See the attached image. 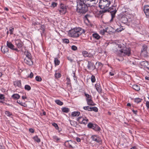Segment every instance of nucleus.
Returning a JSON list of instances; mask_svg holds the SVG:
<instances>
[{
	"instance_id": "f257e3e1",
	"label": "nucleus",
	"mask_w": 149,
	"mask_h": 149,
	"mask_svg": "<svg viewBox=\"0 0 149 149\" xmlns=\"http://www.w3.org/2000/svg\"><path fill=\"white\" fill-rule=\"evenodd\" d=\"M123 44H116L113 48V50L116 52H118V55L119 56L127 55L129 56L131 54V50L129 48L124 47Z\"/></svg>"
},
{
	"instance_id": "f03ea898",
	"label": "nucleus",
	"mask_w": 149,
	"mask_h": 149,
	"mask_svg": "<svg viewBox=\"0 0 149 149\" xmlns=\"http://www.w3.org/2000/svg\"><path fill=\"white\" fill-rule=\"evenodd\" d=\"M76 10L77 12L80 14H84L88 10V7L84 1L78 0L77 1Z\"/></svg>"
},
{
	"instance_id": "7ed1b4c3",
	"label": "nucleus",
	"mask_w": 149,
	"mask_h": 149,
	"mask_svg": "<svg viewBox=\"0 0 149 149\" xmlns=\"http://www.w3.org/2000/svg\"><path fill=\"white\" fill-rule=\"evenodd\" d=\"M85 31L81 28H76L72 29L69 31V35L73 37L77 38L83 33H84Z\"/></svg>"
},
{
	"instance_id": "20e7f679",
	"label": "nucleus",
	"mask_w": 149,
	"mask_h": 149,
	"mask_svg": "<svg viewBox=\"0 0 149 149\" xmlns=\"http://www.w3.org/2000/svg\"><path fill=\"white\" fill-rule=\"evenodd\" d=\"M111 4L109 0H99V7L102 10L99 11L101 14L107 12V9Z\"/></svg>"
},
{
	"instance_id": "39448f33",
	"label": "nucleus",
	"mask_w": 149,
	"mask_h": 149,
	"mask_svg": "<svg viewBox=\"0 0 149 149\" xmlns=\"http://www.w3.org/2000/svg\"><path fill=\"white\" fill-rule=\"evenodd\" d=\"M116 5L112 6L110 7H108L107 9V11L111 13V19L115 17V14L116 13L117 10L116 9Z\"/></svg>"
},
{
	"instance_id": "423d86ee",
	"label": "nucleus",
	"mask_w": 149,
	"mask_h": 149,
	"mask_svg": "<svg viewBox=\"0 0 149 149\" xmlns=\"http://www.w3.org/2000/svg\"><path fill=\"white\" fill-rule=\"evenodd\" d=\"M67 7L64 4H61L60 8L57 10L61 15L65 14L67 12Z\"/></svg>"
},
{
	"instance_id": "0eeeda50",
	"label": "nucleus",
	"mask_w": 149,
	"mask_h": 149,
	"mask_svg": "<svg viewBox=\"0 0 149 149\" xmlns=\"http://www.w3.org/2000/svg\"><path fill=\"white\" fill-rule=\"evenodd\" d=\"M88 128L92 129L96 131H99L100 128L97 125L93 124L91 123H89L87 125Z\"/></svg>"
},
{
	"instance_id": "6e6552de",
	"label": "nucleus",
	"mask_w": 149,
	"mask_h": 149,
	"mask_svg": "<svg viewBox=\"0 0 149 149\" xmlns=\"http://www.w3.org/2000/svg\"><path fill=\"white\" fill-rule=\"evenodd\" d=\"M77 120L81 124H86L88 121V120L85 117H79L77 118Z\"/></svg>"
},
{
	"instance_id": "1a4fd4ad",
	"label": "nucleus",
	"mask_w": 149,
	"mask_h": 149,
	"mask_svg": "<svg viewBox=\"0 0 149 149\" xmlns=\"http://www.w3.org/2000/svg\"><path fill=\"white\" fill-rule=\"evenodd\" d=\"M91 138L93 141H95L97 143H100L102 142L101 138L97 135H92L91 136Z\"/></svg>"
},
{
	"instance_id": "9d476101",
	"label": "nucleus",
	"mask_w": 149,
	"mask_h": 149,
	"mask_svg": "<svg viewBox=\"0 0 149 149\" xmlns=\"http://www.w3.org/2000/svg\"><path fill=\"white\" fill-rule=\"evenodd\" d=\"M119 19L122 23L124 24L126 23L128 21L127 15H120L119 16Z\"/></svg>"
},
{
	"instance_id": "9b49d317",
	"label": "nucleus",
	"mask_w": 149,
	"mask_h": 149,
	"mask_svg": "<svg viewBox=\"0 0 149 149\" xmlns=\"http://www.w3.org/2000/svg\"><path fill=\"white\" fill-rule=\"evenodd\" d=\"M24 63L29 65H33V62L31 58H25L24 59Z\"/></svg>"
},
{
	"instance_id": "f8f14e48",
	"label": "nucleus",
	"mask_w": 149,
	"mask_h": 149,
	"mask_svg": "<svg viewBox=\"0 0 149 149\" xmlns=\"http://www.w3.org/2000/svg\"><path fill=\"white\" fill-rule=\"evenodd\" d=\"M87 68L89 70H94L95 68L93 63L91 62L88 61L87 66Z\"/></svg>"
},
{
	"instance_id": "ddd939ff",
	"label": "nucleus",
	"mask_w": 149,
	"mask_h": 149,
	"mask_svg": "<svg viewBox=\"0 0 149 149\" xmlns=\"http://www.w3.org/2000/svg\"><path fill=\"white\" fill-rule=\"evenodd\" d=\"M15 45L19 48L22 47L23 45V42L17 39L15 41Z\"/></svg>"
},
{
	"instance_id": "4468645a",
	"label": "nucleus",
	"mask_w": 149,
	"mask_h": 149,
	"mask_svg": "<svg viewBox=\"0 0 149 149\" xmlns=\"http://www.w3.org/2000/svg\"><path fill=\"white\" fill-rule=\"evenodd\" d=\"M141 65L144 67L145 69L149 70V63L147 61H143L141 63Z\"/></svg>"
},
{
	"instance_id": "2eb2a0df",
	"label": "nucleus",
	"mask_w": 149,
	"mask_h": 149,
	"mask_svg": "<svg viewBox=\"0 0 149 149\" xmlns=\"http://www.w3.org/2000/svg\"><path fill=\"white\" fill-rule=\"evenodd\" d=\"M143 10L146 15L147 16L149 17V6H144Z\"/></svg>"
},
{
	"instance_id": "dca6fc26",
	"label": "nucleus",
	"mask_w": 149,
	"mask_h": 149,
	"mask_svg": "<svg viewBox=\"0 0 149 149\" xmlns=\"http://www.w3.org/2000/svg\"><path fill=\"white\" fill-rule=\"evenodd\" d=\"M95 87H96L97 91L100 93L102 91V89L101 88L100 85L99 84H96L95 85Z\"/></svg>"
},
{
	"instance_id": "f3484780",
	"label": "nucleus",
	"mask_w": 149,
	"mask_h": 149,
	"mask_svg": "<svg viewBox=\"0 0 149 149\" xmlns=\"http://www.w3.org/2000/svg\"><path fill=\"white\" fill-rule=\"evenodd\" d=\"M86 101L88 105L91 106H95V104H94L91 99H87Z\"/></svg>"
},
{
	"instance_id": "a211bd4d",
	"label": "nucleus",
	"mask_w": 149,
	"mask_h": 149,
	"mask_svg": "<svg viewBox=\"0 0 149 149\" xmlns=\"http://www.w3.org/2000/svg\"><path fill=\"white\" fill-rule=\"evenodd\" d=\"M24 54L26 56V57L25 58H31L32 57L31 53L27 51H25L24 52Z\"/></svg>"
},
{
	"instance_id": "6ab92c4d",
	"label": "nucleus",
	"mask_w": 149,
	"mask_h": 149,
	"mask_svg": "<svg viewBox=\"0 0 149 149\" xmlns=\"http://www.w3.org/2000/svg\"><path fill=\"white\" fill-rule=\"evenodd\" d=\"M7 46L9 48L12 49H14V45L10 42L8 41L7 42Z\"/></svg>"
},
{
	"instance_id": "aec40b11",
	"label": "nucleus",
	"mask_w": 149,
	"mask_h": 149,
	"mask_svg": "<svg viewBox=\"0 0 149 149\" xmlns=\"http://www.w3.org/2000/svg\"><path fill=\"white\" fill-rule=\"evenodd\" d=\"M11 97L14 100H17L20 98V96L18 94H14Z\"/></svg>"
},
{
	"instance_id": "412c9836",
	"label": "nucleus",
	"mask_w": 149,
	"mask_h": 149,
	"mask_svg": "<svg viewBox=\"0 0 149 149\" xmlns=\"http://www.w3.org/2000/svg\"><path fill=\"white\" fill-rule=\"evenodd\" d=\"M147 47L146 46H143V47L142 49L141 50V54H144L146 53V50Z\"/></svg>"
},
{
	"instance_id": "4be33fe9",
	"label": "nucleus",
	"mask_w": 149,
	"mask_h": 149,
	"mask_svg": "<svg viewBox=\"0 0 149 149\" xmlns=\"http://www.w3.org/2000/svg\"><path fill=\"white\" fill-rule=\"evenodd\" d=\"M80 113L79 111H74L72 112L71 115L72 116H79Z\"/></svg>"
},
{
	"instance_id": "5701e85b",
	"label": "nucleus",
	"mask_w": 149,
	"mask_h": 149,
	"mask_svg": "<svg viewBox=\"0 0 149 149\" xmlns=\"http://www.w3.org/2000/svg\"><path fill=\"white\" fill-rule=\"evenodd\" d=\"M1 50L2 52L4 53L8 52V49L7 47H5L3 48L2 47L1 48Z\"/></svg>"
},
{
	"instance_id": "b1692460",
	"label": "nucleus",
	"mask_w": 149,
	"mask_h": 149,
	"mask_svg": "<svg viewBox=\"0 0 149 149\" xmlns=\"http://www.w3.org/2000/svg\"><path fill=\"white\" fill-rule=\"evenodd\" d=\"M92 36L94 38L97 40L99 39L100 38V36L97 33L93 34Z\"/></svg>"
},
{
	"instance_id": "393cba45",
	"label": "nucleus",
	"mask_w": 149,
	"mask_h": 149,
	"mask_svg": "<svg viewBox=\"0 0 149 149\" xmlns=\"http://www.w3.org/2000/svg\"><path fill=\"white\" fill-rule=\"evenodd\" d=\"M15 86H17L18 87H20L21 86V83L20 81H16L14 82Z\"/></svg>"
},
{
	"instance_id": "a878e982",
	"label": "nucleus",
	"mask_w": 149,
	"mask_h": 149,
	"mask_svg": "<svg viewBox=\"0 0 149 149\" xmlns=\"http://www.w3.org/2000/svg\"><path fill=\"white\" fill-rule=\"evenodd\" d=\"M53 139L54 140V141L56 142H58L61 139L58 137L57 136H54L52 137Z\"/></svg>"
},
{
	"instance_id": "bb28decb",
	"label": "nucleus",
	"mask_w": 149,
	"mask_h": 149,
	"mask_svg": "<svg viewBox=\"0 0 149 149\" xmlns=\"http://www.w3.org/2000/svg\"><path fill=\"white\" fill-rule=\"evenodd\" d=\"M132 88L136 91H138L140 90V86L137 85H134L133 86Z\"/></svg>"
},
{
	"instance_id": "cd10ccee",
	"label": "nucleus",
	"mask_w": 149,
	"mask_h": 149,
	"mask_svg": "<svg viewBox=\"0 0 149 149\" xmlns=\"http://www.w3.org/2000/svg\"><path fill=\"white\" fill-rule=\"evenodd\" d=\"M62 111L63 112H65V113H68L70 111V110L69 108H68L65 107H63L62 108Z\"/></svg>"
},
{
	"instance_id": "c85d7f7f",
	"label": "nucleus",
	"mask_w": 149,
	"mask_h": 149,
	"mask_svg": "<svg viewBox=\"0 0 149 149\" xmlns=\"http://www.w3.org/2000/svg\"><path fill=\"white\" fill-rule=\"evenodd\" d=\"M142 100V99L139 98H136L134 99V101L135 102L137 103H139L141 102Z\"/></svg>"
},
{
	"instance_id": "c756f323",
	"label": "nucleus",
	"mask_w": 149,
	"mask_h": 149,
	"mask_svg": "<svg viewBox=\"0 0 149 149\" xmlns=\"http://www.w3.org/2000/svg\"><path fill=\"white\" fill-rule=\"evenodd\" d=\"M88 3L91 2L93 4H94L98 2V0H87Z\"/></svg>"
},
{
	"instance_id": "7c9ffc66",
	"label": "nucleus",
	"mask_w": 149,
	"mask_h": 149,
	"mask_svg": "<svg viewBox=\"0 0 149 149\" xmlns=\"http://www.w3.org/2000/svg\"><path fill=\"white\" fill-rule=\"evenodd\" d=\"M33 139L35 141L37 142L38 143H39L40 141V139L38 138V137L37 136L34 137H33Z\"/></svg>"
},
{
	"instance_id": "2f4dec72",
	"label": "nucleus",
	"mask_w": 149,
	"mask_h": 149,
	"mask_svg": "<svg viewBox=\"0 0 149 149\" xmlns=\"http://www.w3.org/2000/svg\"><path fill=\"white\" fill-rule=\"evenodd\" d=\"M54 62L56 65H58L59 64L60 61L58 60L57 58H55Z\"/></svg>"
},
{
	"instance_id": "473e14b6",
	"label": "nucleus",
	"mask_w": 149,
	"mask_h": 149,
	"mask_svg": "<svg viewBox=\"0 0 149 149\" xmlns=\"http://www.w3.org/2000/svg\"><path fill=\"white\" fill-rule=\"evenodd\" d=\"M55 102L57 104L59 105H62L63 104V103L59 100H56Z\"/></svg>"
},
{
	"instance_id": "72a5a7b5",
	"label": "nucleus",
	"mask_w": 149,
	"mask_h": 149,
	"mask_svg": "<svg viewBox=\"0 0 149 149\" xmlns=\"http://www.w3.org/2000/svg\"><path fill=\"white\" fill-rule=\"evenodd\" d=\"M17 102L20 105L25 107L26 106V104L25 103H23L20 102V101H17Z\"/></svg>"
},
{
	"instance_id": "f704fd0d",
	"label": "nucleus",
	"mask_w": 149,
	"mask_h": 149,
	"mask_svg": "<svg viewBox=\"0 0 149 149\" xmlns=\"http://www.w3.org/2000/svg\"><path fill=\"white\" fill-rule=\"evenodd\" d=\"M63 42L65 43H68L69 42V41L68 39H62Z\"/></svg>"
},
{
	"instance_id": "c9c22d12",
	"label": "nucleus",
	"mask_w": 149,
	"mask_h": 149,
	"mask_svg": "<svg viewBox=\"0 0 149 149\" xmlns=\"http://www.w3.org/2000/svg\"><path fill=\"white\" fill-rule=\"evenodd\" d=\"M36 79L37 81L39 82L41 81L42 80L41 78L40 77L38 76L36 77Z\"/></svg>"
},
{
	"instance_id": "e433bc0d",
	"label": "nucleus",
	"mask_w": 149,
	"mask_h": 149,
	"mask_svg": "<svg viewBox=\"0 0 149 149\" xmlns=\"http://www.w3.org/2000/svg\"><path fill=\"white\" fill-rule=\"evenodd\" d=\"M24 88L25 90L29 91L31 89V87L28 85H26L25 86Z\"/></svg>"
},
{
	"instance_id": "4c0bfd02",
	"label": "nucleus",
	"mask_w": 149,
	"mask_h": 149,
	"mask_svg": "<svg viewBox=\"0 0 149 149\" xmlns=\"http://www.w3.org/2000/svg\"><path fill=\"white\" fill-rule=\"evenodd\" d=\"M91 81L92 83H94L95 81V78L94 75H92L91 77Z\"/></svg>"
},
{
	"instance_id": "58836bf2",
	"label": "nucleus",
	"mask_w": 149,
	"mask_h": 149,
	"mask_svg": "<svg viewBox=\"0 0 149 149\" xmlns=\"http://www.w3.org/2000/svg\"><path fill=\"white\" fill-rule=\"evenodd\" d=\"M61 76V74L60 73H56L55 74V77L56 78L60 77Z\"/></svg>"
},
{
	"instance_id": "ea45409f",
	"label": "nucleus",
	"mask_w": 149,
	"mask_h": 149,
	"mask_svg": "<svg viewBox=\"0 0 149 149\" xmlns=\"http://www.w3.org/2000/svg\"><path fill=\"white\" fill-rule=\"evenodd\" d=\"M5 113L6 115L8 116H10L12 115V113L8 111H6L5 112Z\"/></svg>"
},
{
	"instance_id": "a19ab883",
	"label": "nucleus",
	"mask_w": 149,
	"mask_h": 149,
	"mask_svg": "<svg viewBox=\"0 0 149 149\" xmlns=\"http://www.w3.org/2000/svg\"><path fill=\"white\" fill-rule=\"evenodd\" d=\"M85 95L87 97V99H91L92 98V97L91 95H90L86 93H85Z\"/></svg>"
},
{
	"instance_id": "79ce46f5",
	"label": "nucleus",
	"mask_w": 149,
	"mask_h": 149,
	"mask_svg": "<svg viewBox=\"0 0 149 149\" xmlns=\"http://www.w3.org/2000/svg\"><path fill=\"white\" fill-rule=\"evenodd\" d=\"M5 95H4L0 93V99L1 100H4Z\"/></svg>"
},
{
	"instance_id": "37998d69",
	"label": "nucleus",
	"mask_w": 149,
	"mask_h": 149,
	"mask_svg": "<svg viewBox=\"0 0 149 149\" xmlns=\"http://www.w3.org/2000/svg\"><path fill=\"white\" fill-rule=\"evenodd\" d=\"M92 111H94L95 112H97L98 111V109L96 107H92Z\"/></svg>"
},
{
	"instance_id": "c03bdc74",
	"label": "nucleus",
	"mask_w": 149,
	"mask_h": 149,
	"mask_svg": "<svg viewBox=\"0 0 149 149\" xmlns=\"http://www.w3.org/2000/svg\"><path fill=\"white\" fill-rule=\"evenodd\" d=\"M82 53L85 56H88V53L86 51H83Z\"/></svg>"
},
{
	"instance_id": "a18cd8bd",
	"label": "nucleus",
	"mask_w": 149,
	"mask_h": 149,
	"mask_svg": "<svg viewBox=\"0 0 149 149\" xmlns=\"http://www.w3.org/2000/svg\"><path fill=\"white\" fill-rule=\"evenodd\" d=\"M66 81H67L66 83L67 85H70V78H67Z\"/></svg>"
},
{
	"instance_id": "49530a36",
	"label": "nucleus",
	"mask_w": 149,
	"mask_h": 149,
	"mask_svg": "<svg viewBox=\"0 0 149 149\" xmlns=\"http://www.w3.org/2000/svg\"><path fill=\"white\" fill-rule=\"evenodd\" d=\"M52 125L55 127V128L57 129V130H58V125L56 124V123H54L53 124H52Z\"/></svg>"
},
{
	"instance_id": "de8ad7c7",
	"label": "nucleus",
	"mask_w": 149,
	"mask_h": 149,
	"mask_svg": "<svg viewBox=\"0 0 149 149\" xmlns=\"http://www.w3.org/2000/svg\"><path fill=\"white\" fill-rule=\"evenodd\" d=\"M146 104L147 109H148L149 108V101H146Z\"/></svg>"
},
{
	"instance_id": "09e8293b",
	"label": "nucleus",
	"mask_w": 149,
	"mask_h": 149,
	"mask_svg": "<svg viewBox=\"0 0 149 149\" xmlns=\"http://www.w3.org/2000/svg\"><path fill=\"white\" fill-rule=\"evenodd\" d=\"M71 48H72V49L74 50H75L77 49V47L73 45L72 46Z\"/></svg>"
},
{
	"instance_id": "8fccbe9b",
	"label": "nucleus",
	"mask_w": 149,
	"mask_h": 149,
	"mask_svg": "<svg viewBox=\"0 0 149 149\" xmlns=\"http://www.w3.org/2000/svg\"><path fill=\"white\" fill-rule=\"evenodd\" d=\"M70 123L72 125H74L75 124H77V123L74 121H71Z\"/></svg>"
},
{
	"instance_id": "3c124183",
	"label": "nucleus",
	"mask_w": 149,
	"mask_h": 149,
	"mask_svg": "<svg viewBox=\"0 0 149 149\" xmlns=\"http://www.w3.org/2000/svg\"><path fill=\"white\" fill-rule=\"evenodd\" d=\"M57 5V3H55L53 2L51 4V6L53 7H56Z\"/></svg>"
},
{
	"instance_id": "603ef678",
	"label": "nucleus",
	"mask_w": 149,
	"mask_h": 149,
	"mask_svg": "<svg viewBox=\"0 0 149 149\" xmlns=\"http://www.w3.org/2000/svg\"><path fill=\"white\" fill-rule=\"evenodd\" d=\"M67 142H69L68 144L69 145V147L70 148H72V145L70 144L71 143H72V142L71 141H67Z\"/></svg>"
},
{
	"instance_id": "864d4df0",
	"label": "nucleus",
	"mask_w": 149,
	"mask_h": 149,
	"mask_svg": "<svg viewBox=\"0 0 149 149\" xmlns=\"http://www.w3.org/2000/svg\"><path fill=\"white\" fill-rule=\"evenodd\" d=\"M89 107V106H85L83 107V109L85 110H87L88 111Z\"/></svg>"
},
{
	"instance_id": "5fc2aeb1",
	"label": "nucleus",
	"mask_w": 149,
	"mask_h": 149,
	"mask_svg": "<svg viewBox=\"0 0 149 149\" xmlns=\"http://www.w3.org/2000/svg\"><path fill=\"white\" fill-rule=\"evenodd\" d=\"M33 73L32 72H31V73L28 76V77H29L30 78H31L33 77Z\"/></svg>"
},
{
	"instance_id": "6e6d98bb",
	"label": "nucleus",
	"mask_w": 149,
	"mask_h": 149,
	"mask_svg": "<svg viewBox=\"0 0 149 149\" xmlns=\"http://www.w3.org/2000/svg\"><path fill=\"white\" fill-rule=\"evenodd\" d=\"M67 58L71 62H72L73 61V60L70 57H68Z\"/></svg>"
},
{
	"instance_id": "4d7b16f0",
	"label": "nucleus",
	"mask_w": 149,
	"mask_h": 149,
	"mask_svg": "<svg viewBox=\"0 0 149 149\" xmlns=\"http://www.w3.org/2000/svg\"><path fill=\"white\" fill-rule=\"evenodd\" d=\"M13 30H14L13 28L12 29H9V31H10V34H13Z\"/></svg>"
},
{
	"instance_id": "13d9d810",
	"label": "nucleus",
	"mask_w": 149,
	"mask_h": 149,
	"mask_svg": "<svg viewBox=\"0 0 149 149\" xmlns=\"http://www.w3.org/2000/svg\"><path fill=\"white\" fill-rule=\"evenodd\" d=\"M29 131L30 132H31L32 133H33L34 132V130H33V129L32 128L29 129Z\"/></svg>"
},
{
	"instance_id": "bf43d9fd",
	"label": "nucleus",
	"mask_w": 149,
	"mask_h": 149,
	"mask_svg": "<svg viewBox=\"0 0 149 149\" xmlns=\"http://www.w3.org/2000/svg\"><path fill=\"white\" fill-rule=\"evenodd\" d=\"M76 140L78 142H80L81 141V139L78 137H77L76 138Z\"/></svg>"
},
{
	"instance_id": "052dcab7",
	"label": "nucleus",
	"mask_w": 149,
	"mask_h": 149,
	"mask_svg": "<svg viewBox=\"0 0 149 149\" xmlns=\"http://www.w3.org/2000/svg\"><path fill=\"white\" fill-rule=\"evenodd\" d=\"M132 112H133V113L135 114H136L137 113V110H132Z\"/></svg>"
},
{
	"instance_id": "680f3d73",
	"label": "nucleus",
	"mask_w": 149,
	"mask_h": 149,
	"mask_svg": "<svg viewBox=\"0 0 149 149\" xmlns=\"http://www.w3.org/2000/svg\"><path fill=\"white\" fill-rule=\"evenodd\" d=\"M92 107H89L88 111H92Z\"/></svg>"
},
{
	"instance_id": "e2e57ef3",
	"label": "nucleus",
	"mask_w": 149,
	"mask_h": 149,
	"mask_svg": "<svg viewBox=\"0 0 149 149\" xmlns=\"http://www.w3.org/2000/svg\"><path fill=\"white\" fill-rule=\"evenodd\" d=\"M22 98L23 99V100H24L26 99L27 98L26 97H25V96H22Z\"/></svg>"
},
{
	"instance_id": "0e129e2a",
	"label": "nucleus",
	"mask_w": 149,
	"mask_h": 149,
	"mask_svg": "<svg viewBox=\"0 0 149 149\" xmlns=\"http://www.w3.org/2000/svg\"><path fill=\"white\" fill-rule=\"evenodd\" d=\"M109 74L111 76H113L114 75V74L112 72H110Z\"/></svg>"
},
{
	"instance_id": "69168bd1",
	"label": "nucleus",
	"mask_w": 149,
	"mask_h": 149,
	"mask_svg": "<svg viewBox=\"0 0 149 149\" xmlns=\"http://www.w3.org/2000/svg\"><path fill=\"white\" fill-rule=\"evenodd\" d=\"M145 79L148 80H149V77H146Z\"/></svg>"
},
{
	"instance_id": "338daca9",
	"label": "nucleus",
	"mask_w": 149,
	"mask_h": 149,
	"mask_svg": "<svg viewBox=\"0 0 149 149\" xmlns=\"http://www.w3.org/2000/svg\"><path fill=\"white\" fill-rule=\"evenodd\" d=\"M4 9L5 10H6L7 11H8V9L6 8V7H5L4 8Z\"/></svg>"
},
{
	"instance_id": "774afa93",
	"label": "nucleus",
	"mask_w": 149,
	"mask_h": 149,
	"mask_svg": "<svg viewBox=\"0 0 149 149\" xmlns=\"http://www.w3.org/2000/svg\"><path fill=\"white\" fill-rule=\"evenodd\" d=\"M127 106H130L131 105L130 103H128L127 104Z\"/></svg>"
}]
</instances>
